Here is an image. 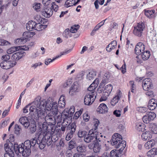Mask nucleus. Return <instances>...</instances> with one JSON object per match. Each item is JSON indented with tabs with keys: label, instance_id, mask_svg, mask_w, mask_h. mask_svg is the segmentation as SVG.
<instances>
[{
	"label": "nucleus",
	"instance_id": "aec40b11",
	"mask_svg": "<svg viewBox=\"0 0 157 157\" xmlns=\"http://www.w3.org/2000/svg\"><path fill=\"white\" fill-rule=\"evenodd\" d=\"M112 89H104L103 91L102 95L100 99V101H106L109 96Z\"/></svg>",
	"mask_w": 157,
	"mask_h": 157
},
{
	"label": "nucleus",
	"instance_id": "c03bdc74",
	"mask_svg": "<svg viewBox=\"0 0 157 157\" xmlns=\"http://www.w3.org/2000/svg\"><path fill=\"white\" fill-rule=\"evenodd\" d=\"M81 82L76 81L74 82L71 87V88H79L81 87Z\"/></svg>",
	"mask_w": 157,
	"mask_h": 157
},
{
	"label": "nucleus",
	"instance_id": "c9c22d12",
	"mask_svg": "<svg viewBox=\"0 0 157 157\" xmlns=\"http://www.w3.org/2000/svg\"><path fill=\"white\" fill-rule=\"evenodd\" d=\"M136 128L139 131L144 132L145 130L144 124L140 122L137 123L136 124Z\"/></svg>",
	"mask_w": 157,
	"mask_h": 157
},
{
	"label": "nucleus",
	"instance_id": "1a4fd4ad",
	"mask_svg": "<svg viewBox=\"0 0 157 157\" xmlns=\"http://www.w3.org/2000/svg\"><path fill=\"white\" fill-rule=\"evenodd\" d=\"M155 117L156 114L152 112H148L143 117V120L145 123L148 124L150 121L153 120Z\"/></svg>",
	"mask_w": 157,
	"mask_h": 157
},
{
	"label": "nucleus",
	"instance_id": "a19ab883",
	"mask_svg": "<svg viewBox=\"0 0 157 157\" xmlns=\"http://www.w3.org/2000/svg\"><path fill=\"white\" fill-rule=\"evenodd\" d=\"M84 75V72L83 71L78 73L76 75L75 78V80L82 82V80L83 78V77Z\"/></svg>",
	"mask_w": 157,
	"mask_h": 157
},
{
	"label": "nucleus",
	"instance_id": "412c9836",
	"mask_svg": "<svg viewBox=\"0 0 157 157\" xmlns=\"http://www.w3.org/2000/svg\"><path fill=\"white\" fill-rule=\"evenodd\" d=\"M19 121L21 124L26 128H27L30 125L29 121L28 120V117H21L19 119Z\"/></svg>",
	"mask_w": 157,
	"mask_h": 157
},
{
	"label": "nucleus",
	"instance_id": "ea45409f",
	"mask_svg": "<svg viewBox=\"0 0 157 157\" xmlns=\"http://www.w3.org/2000/svg\"><path fill=\"white\" fill-rule=\"evenodd\" d=\"M72 82L71 79H68L65 82L63 83L62 85V87L63 88H68L70 87L71 85Z\"/></svg>",
	"mask_w": 157,
	"mask_h": 157
},
{
	"label": "nucleus",
	"instance_id": "4468645a",
	"mask_svg": "<svg viewBox=\"0 0 157 157\" xmlns=\"http://www.w3.org/2000/svg\"><path fill=\"white\" fill-rule=\"evenodd\" d=\"M52 113L49 112L45 117V120L46 123L49 124L55 125V120L54 116L55 114H51Z\"/></svg>",
	"mask_w": 157,
	"mask_h": 157
},
{
	"label": "nucleus",
	"instance_id": "bf43d9fd",
	"mask_svg": "<svg viewBox=\"0 0 157 157\" xmlns=\"http://www.w3.org/2000/svg\"><path fill=\"white\" fill-rule=\"evenodd\" d=\"M86 132L85 131H82V130H79L78 133V136L79 137L82 138L86 135Z\"/></svg>",
	"mask_w": 157,
	"mask_h": 157
},
{
	"label": "nucleus",
	"instance_id": "8fccbe9b",
	"mask_svg": "<svg viewBox=\"0 0 157 157\" xmlns=\"http://www.w3.org/2000/svg\"><path fill=\"white\" fill-rule=\"evenodd\" d=\"M40 3H35L33 4L32 7L34 10L36 12H38L40 10Z\"/></svg>",
	"mask_w": 157,
	"mask_h": 157
},
{
	"label": "nucleus",
	"instance_id": "c85d7f7f",
	"mask_svg": "<svg viewBox=\"0 0 157 157\" xmlns=\"http://www.w3.org/2000/svg\"><path fill=\"white\" fill-rule=\"evenodd\" d=\"M35 24H36L35 21H29L26 25L27 29L29 31H32L33 29H35Z\"/></svg>",
	"mask_w": 157,
	"mask_h": 157
},
{
	"label": "nucleus",
	"instance_id": "2eb2a0df",
	"mask_svg": "<svg viewBox=\"0 0 157 157\" xmlns=\"http://www.w3.org/2000/svg\"><path fill=\"white\" fill-rule=\"evenodd\" d=\"M72 50V49L66 50L64 51L61 53V55L59 56H56V57L52 59L50 58L46 59L45 60L44 63L46 65H48L50 63L52 62L56 59L60 57L61 56L66 55L70 52Z\"/></svg>",
	"mask_w": 157,
	"mask_h": 157
},
{
	"label": "nucleus",
	"instance_id": "3c124183",
	"mask_svg": "<svg viewBox=\"0 0 157 157\" xmlns=\"http://www.w3.org/2000/svg\"><path fill=\"white\" fill-rule=\"evenodd\" d=\"M80 26L78 25H75L72 26L70 30L71 32L72 33H76L79 28Z\"/></svg>",
	"mask_w": 157,
	"mask_h": 157
},
{
	"label": "nucleus",
	"instance_id": "49530a36",
	"mask_svg": "<svg viewBox=\"0 0 157 157\" xmlns=\"http://www.w3.org/2000/svg\"><path fill=\"white\" fill-rule=\"evenodd\" d=\"M77 150L79 152H84L86 151V147L84 145H79L77 147Z\"/></svg>",
	"mask_w": 157,
	"mask_h": 157
},
{
	"label": "nucleus",
	"instance_id": "a878e982",
	"mask_svg": "<svg viewBox=\"0 0 157 157\" xmlns=\"http://www.w3.org/2000/svg\"><path fill=\"white\" fill-rule=\"evenodd\" d=\"M76 125L75 124H72L71 125L69 126L67 128V133L71 134L73 136L75 131Z\"/></svg>",
	"mask_w": 157,
	"mask_h": 157
},
{
	"label": "nucleus",
	"instance_id": "6e6d98bb",
	"mask_svg": "<svg viewBox=\"0 0 157 157\" xmlns=\"http://www.w3.org/2000/svg\"><path fill=\"white\" fill-rule=\"evenodd\" d=\"M94 128L93 129V131H96V130L98 128L99 124V122L97 119H94Z\"/></svg>",
	"mask_w": 157,
	"mask_h": 157
},
{
	"label": "nucleus",
	"instance_id": "79ce46f5",
	"mask_svg": "<svg viewBox=\"0 0 157 157\" xmlns=\"http://www.w3.org/2000/svg\"><path fill=\"white\" fill-rule=\"evenodd\" d=\"M99 79L98 78H96L93 82L90 85L88 88H96L98 86L99 84Z\"/></svg>",
	"mask_w": 157,
	"mask_h": 157
},
{
	"label": "nucleus",
	"instance_id": "423d86ee",
	"mask_svg": "<svg viewBox=\"0 0 157 157\" xmlns=\"http://www.w3.org/2000/svg\"><path fill=\"white\" fill-rule=\"evenodd\" d=\"M41 98L38 97L35 98L34 101L32 103V105L30 106L29 105V111L32 114L35 115L36 112H38L39 109H40V107L39 106Z\"/></svg>",
	"mask_w": 157,
	"mask_h": 157
},
{
	"label": "nucleus",
	"instance_id": "7ed1b4c3",
	"mask_svg": "<svg viewBox=\"0 0 157 157\" xmlns=\"http://www.w3.org/2000/svg\"><path fill=\"white\" fill-rule=\"evenodd\" d=\"M111 144L116 148H120L121 151L124 150L126 146L125 141L123 140L121 135L118 133H114L110 140Z\"/></svg>",
	"mask_w": 157,
	"mask_h": 157
},
{
	"label": "nucleus",
	"instance_id": "864d4df0",
	"mask_svg": "<svg viewBox=\"0 0 157 157\" xmlns=\"http://www.w3.org/2000/svg\"><path fill=\"white\" fill-rule=\"evenodd\" d=\"M157 106V102L156 101L155 103L151 104H148V108L151 110H153L155 109Z\"/></svg>",
	"mask_w": 157,
	"mask_h": 157
},
{
	"label": "nucleus",
	"instance_id": "b1692460",
	"mask_svg": "<svg viewBox=\"0 0 157 157\" xmlns=\"http://www.w3.org/2000/svg\"><path fill=\"white\" fill-rule=\"evenodd\" d=\"M152 137V132L148 131L143 132L141 135L142 139L144 141L149 140Z\"/></svg>",
	"mask_w": 157,
	"mask_h": 157
},
{
	"label": "nucleus",
	"instance_id": "f03ea898",
	"mask_svg": "<svg viewBox=\"0 0 157 157\" xmlns=\"http://www.w3.org/2000/svg\"><path fill=\"white\" fill-rule=\"evenodd\" d=\"M47 126H44V125L43 124L42 128V133L41 132L39 133L37 139L36 137L33 138L36 140V145H38L41 149H43L46 144L49 146L52 144L51 138L52 133L50 132H47Z\"/></svg>",
	"mask_w": 157,
	"mask_h": 157
},
{
	"label": "nucleus",
	"instance_id": "4d7b16f0",
	"mask_svg": "<svg viewBox=\"0 0 157 157\" xmlns=\"http://www.w3.org/2000/svg\"><path fill=\"white\" fill-rule=\"evenodd\" d=\"M146 91L145 93V94L148 97H149L150 98H152L154 96V94L153 92L150 90H148L147 89V90H145Z\"/></svg>",
	"mask_w": 157,
	"mask_h": 157
},
{
	"label": "nucleus",
	"instance_id": "4c0bfd02",
	"mask_svg": "<svg viewBox=\"0 0 157 157\" xmlns=\"http://www.w3.org/2000/svg\"><path fill=\"white\" fill-rule=\"evenodd\" d=\"M149 129L153 133L157 134V125L153 123H151L150 125Z\"/></svg>",
	"mask_w": 157,
	"mask_h": 157
},
{
	"label": "nucleus",
	"instance_id": "5701e85b",
	"mask_svg": "<svg viewBox=\"0 0 157 157\" xmlns=\"http://www.w3.org/2000/svg\"><path fill=\"white\" fill-rule=\"evenodd\" d=\"M25 54V53L24 52H19L13 54L12 58L15 60H18L21 59Z\"/></svg>",
	"mask_w": 157,
	"mask_h": 157
},
{
	"label": "nucleus",
	"instance_id": "cd10ccee",
	"mask_svg": "<svg viewBox=\"0 0 157 157\" xmlns=\"http://www.w3.org/2000/svg\"><path fill=\"white\" fill-rule=\"evenodd\" d=\"M107 107L104 104H100L98 109V112L100 113H103L107 111Z\"/></svg>",
	"mask_w": 157,
	"mask_h": 157
},
{
	"label": "nucleus",
	"instance_id": "f8f14e48",
	"mask_svg": "<svg viewBox=\"0 0 157 157\" xmlns=\"http://www.w3.org/2000/svg\"><path fill=\"white\" fill-rule=\"evenodd\" d=\"M39 106L40 107V109L44 110H46L50 111L52 110V104L50 102L47 101L45 100H40Z\"/></svg>",
	"mask_w": 157,
	"mask_h": 157
},
{
	"label": "nucleus",
	"instance_id": "58836bf2",
	"mask_svg": "<svg viewBox=\"0 0 157 157\" xmlns=\"http://www.w3.org/2000/svg\"><path fill=\"white\" fill-rule=\"evenodd\" d=\"M26 39L27 38L25 37L18 38L15 40L14 43L17 44H21L26 42Z\"/></svg>",
	"mask_w": 157,
	"mask_h": 157
},
{
	"label": "nucleus",
	"instance_id": "e2e57ef3",
	"mask_svg": "<svg viewBox=\"0 0 157 157\" xmlns=\"http://www.w3.org/2000/svg\"><path fill=\"white\" fill-rule=\"evenodd\" d=\"M67 124L64 123V122L63 121V122L62 124V127L60 129H59V131H62L63 133L66 129V127H67Z\"/></svg>",
	"mask_w": 157,
	"mask_h": 157
},
{
	"label": "nucleus",
	"instance_id": "20e7f679",
	"mask_svg": "<svg viewBox=\"0 0 157 157\" xmlns=\"http://www.w3.org/2000/svg\"><path fill=\"white\" fill-rule=\"evenodd\" d=\"M95 89L88 90L89 92L86 95L84 99V103L85 105H90L94 101L97 95Z\"/></svg>",
	"mask_w": 157,
	"mask_h": 157
},
{
	"label": "nucleus",
	"instance_id": "0e129e2a",
	"mask_svg": "<svg viewBox=\"0 0 157 157\" xmlns=\"http://www.w3.org/2000/svg\"><path fill=\"white\" fill-rule=\"evenodd\" d=\"M68 110V112L70 113V115L72 116L75 112V107L72 106L71 107L70 109H66Z\"/></svg>",
	"mask_w": 157,
	"mask_h": 157
},
{
	"label": "nucleus",
	"instance_id": "a211bd4d",
	"mask_svg": "<svg viewBox=\"0 0 157 157\" xmlns=\"http://www.w3.org/2000/svg\"><path fill=\"white\" fill-rule=\"evenodd\" d=\"M94 133L93 129L90 130L88 134L86 135L84 137V141L87 143L91 142L93 139H95V136Z\"/></svg>",
	"mask_w": 157,
	"mask_h": 157
},
{
	"label": "nucleus",
	"instance_id": "f3484780",
	"mask_svg": "<svg viewBox=\"0 0 157 157\" xmlns=\"http://www.w3.org/2000/svg\"><path fill=\"white\" fill-rule=\"evenodd\" d=\"M110 76V73L109 72H107L104 75L100 85L99 88H104L106 83L109 81Z\"/></svg>",
	"mask_w": 157,
	"mask_h": 157
},
{
	"label": "nucleus",
	"instance_id": "393cba45",
	"mask_svg": "<svg viewBox=\"0 0 157 157\" xmlns=\"http://www.w3.org/2000/svg\"><path fill=\"white\" fill-rule=\"evenodd\" d=\"M68 111V110L66 109L63 111L62 113L61 114L63 117V121H66L67 122V119L68 118L70 119L71 118V117L72 116L70 115V113Z\"/></svg>",
	"mask_w": 157,
	"mask_h": 157
},
{
	"label": "nucleus",
	"instance_id": "603ef678",
	"mask_svg": "<svg viewBox=\"0 0 157 157\" xmlns=\"http://www.w3.org/2000/svg\"><path fill=\"white\" fill-rule=\"evenodd\" d=\"M55 124L57 122V124L61 122L63 119V117L61 113H59V114L56 117H55Z\"/></svg>",
	"mask_w": 157,
	"mask_h": 157
},
{
	"label": "nucleus",
	"instance_id": "2f4dec72",
	"mask_svg": "<svg viewBox=\"0 0 157 157\" xmlns=\"http://www.w3.org/2000/svg\"><path fill=\"white\" fill-rule=\"evenodd\" d=\"M155 144V141L151 139L150 140L147 142L145 144L144 147L146 149H148L153 147Z\"/></svg>",
	"mask_w": 157,
	"mask_h": 157
},
{
	"label": "nucleus",
	"instance_id": "f257e3e1",
	"mask_svg": "<svg viewBox=\"0 0 157 157\" xmlns=\"http://www.w3.org/2000/svg\"><path fill=\"white\" fill-rule=\"evenodd\" d=\"M34 139H33L31 140H27L24 143L19 145L17 143L13 142L14 147H12V150L17 155L19 153L22 154V155L25 157L28 156L30 154L31 148L37 145Z\"/></svg>",
	"mask_w": 157,
	"mask_h": 157
},
{
	"label": "nucleus",
	"instance_id": "bb28decb",
	"mask_svg": "<svg viewBox=\"0 0 157 157\" xmlns=\"http://www.w3.org/2000/svg\"><path fill=\"white\" fill-rule=\"evenodd\" d=\"M52 110L49 112L52 113V114H55L56 115L58 114V109L57 104L56 102H54L52 104Z\"/></svg>",
	"mask_w": 157,
	"mask_h": 157
},
{
	"label": "nucleus",
	"instance_id": "052dcab7",
	"mask_svg": "<svg viewBox=\"0 0 157 157\" xmlns=\"http://www.w3.org/2000/svg\"><path fill=\"white\" fill-rule=\"evenodd\" d=\"M10 43L4 39H0V45H7L10 44Z\"/></svg>",
	"mask_w": 157,
	"mask_h": 157
},
{
	"label": "nucleus",
	"instance_id": "37998d69",
	"mask_svg": "<svg viewBox=\"0 0 157 157\" xmlns=\"http://www.w3.org/2000/svg\"><path fill=\"white\" fill-rule=\"evenodd\" d=\"M59 136L58 134L56 132H54L52 134L51 138L52 142H55L57 141L59 139Z\"/></svg>",
	"mask_w": 157,
	"mask_h": 157
},
{
	"label": "nucleus",
	"instance_id": "de8ad7c7",
	"mask_svg": "<svg viewBox=\"0 0 157 157\" xmlns=\"http://www.w3.org/2000/svg\"><path fill=\"white\" fill-rule=\"evenodd\" d=\"M71 32L68 29H66L63 33V36L66 38H67L68 37H71Z\"/></svg>",
	"mask_w": 157,
	"mask_h": 157
},
{
	"label": "nucleus",
	"instance_id": "4be33fe9",
	"mask_svg": "<svg viewBox=\"0 0 157 157\" xmlns=\"http://www.w3.org/2000/svg\"><path fill=\"white\" fill-rule=\"evenodd\" d=\"M153 86V84L151 81V79L149 78H145L142 82V86L143 88H149V87Z\"/></svg>",
	"mask_w": 157,
	"mask_h": 157
},
{
	"label": "nucleus",
	"instance_id": "774afa93",
	"mask_svg": "<svg viewBox=\"0 0 157 157\" xmlns=\"http://www.w3.org/2000/svg\"><path fill=\"white\" fill-rule=\"evenodd\" d=\"M121 110H116L113 111V114L117 117H119L121 116Z\"/></svg>",
	"mask_w": 157,
	"mask_h": 157
},
{
	"label": "nucleus",
	"instance_id": "6e6552de",
	"mask_svg": "<svg viewBox=\"0 0 157 157\" xmlns=\"http://www.w3.org/2000/svg\"><path fill=\"white\" fill-rule=\"evenodd\" d=\"M88 147L90 149H93L94 152L96 153H99L102 148L101 143L98 141H95L93 144H90Z\"/></svg>",
	"mask_w": 157,
	"mask_h": 157
},
{
	"label": "nucleus",
	"instance_id": "0eeeda50",
	"mask_svg": "<svg viewBox=\"0 0 157 157\" xmlns=\"http://www.w3.org/2000/svg\"><path fill=\"white\" fill-rule=\"evenodd\" d=\"M144 28V24L142 22H139L137 24L136 26H134L133 33L136 36L141 37Z\"/></svg>",
	"mask_w": 157,
	"mask_h": 157
},
{
	"label": "nucleus",
	"instance_id": "09e8293b",
	"mask_svg": "<svg viewBox=\"0 0 157 157\" xmlns=\"http://www.w3.org/2000/svg\"><path fill=\"white\" fill-rule=\"evenodd\" d=\"M119 98V97L115 96L112 98L110 102L112 106L115 105L120 100Z\"/></svg>",
	"mask_w": 157,
	"mask_h": 157
},
{
	"label": "nucleus",
	"instance_id": "338daca9",
	"mask_svg": "<svg viewBox=\"0 0 157 157\" xmlns=\"http://www.w3.org/2000/svg\"><path fill=\"white\" fill-rule=\"evenodd\" d=\"M31 35L33 36L35 35V33L34 32H24L23 34V36H26L27 38H29V37L31 36Z\"/></svg>",
	"mask_w": 157,
	"mask_h": 157
},
{
	"label": "nucleus",
	"instance_id": "680f3d73",
	"mask_svg": "<svg viewBox=\"0 0 157 157\" xmlns=\"http://www.w3.org/2000/svg\"><path fill=\"white\" fill-rule=\"evenodd\" d=\"M35 29L38 31H40L43 29L42 26H41V25H42V24H40L39 23H36V24H35Z\"/></svg>",
	"mask_w": 157,
	"mask_h": 157
},
{
	"label": "nucleus",
	"instance_id": "6ab92c4d",
	"mask_svg": "<svg viewBox=\"0 0 157 157\" xmlns=\"http://www.w3.org/2000/svg\"><path fill=\"white\" fill-rule=\"evenodd\" d=\"M94 133L95 134V139L96 140V141H98L101 143V142H104L106 140L105 136L101 133L98 132L96 131H94Z\"/></svg>",
	"mask_w": 157,
	"mask_h": 157
},
{
	"label": "nucleus",
	"instance_id": "ddd939ff",
	"mask_svg": "<svg viewBox=\"0 0 157 157\" xmlns=\"http://www.w3.org/2000/svg\"><path fill=\"white\" fill-rule=\"evenodd\" d=\"M145 46L141 42L138 43L136 45L135 49V52L136 55H140L141 53L144 51Z\"/></svg>",
	"mask_w": 157,
	"mask_h": 157
},
{
	"label": "nucleus",
	"instance_id": "9b49d317",
	"mask_svg": "<svg viewBox=\"0 0 157 157\" xmlns=\"http://www.w3.org/2000/svg\"><path fill=\"white\" fill-rule=\"evenodd\" d=\"M29 49V47L26 46L13 47L8 49L7 51V52L8 54H10L17 51L22 50L26 51Z\"/></svg>",
	"mask_w": 157,
	"mask_h": 157
},
{
	"label": "nucleus",
	"instance_id": "a18cd8bd",
	"mask_svg": "<svg viewBox=\"0 0 157 157\" xmlns=\"http://www.w3.org/2000/svg\"><path fill=\"white\" fill-rule=\"evenodd\" d=\"M155 12L154 10H144L145 15L148 17H152V15H153Z\"/></svg>",
	"mask_w": 157,
	"mask_h": 157
},
{
	"label": "nucleus",
	"instance_id": "9d476101",
	"mask_svg": "<svg viewBox=\"0 0 157 157\" xmlns=\"http://www.w3.org/2000/svg\"><path fill=\"white\" fill-rule=\"evenodd\" d=\"M16 63L17 62L14 61H3L0 63V66L4 69H7L14 67Z\"/></svg>",
	"mask_w": 157,
	"mask_h": 157
},
{
	"label": "nucleus",
	"instance_id": "69168bd1",
	"mask_svg": "<svg viewBox=\"0 0 157 157\" xmlns=\"http://www.w3.org/2000/svg\"><path fill=\"white\" fill-rule=\"evenodd\" d=\"M30 131L32 133H34L36 130V125L33 124L30 125Z\"/></svg>",
	"mask_w": 157,
	"mask_h": 157
},
{
	"label": "nucleus",
	"instance_id": "7c9ffc66",
	"mask_svg": "<svg viewBox=\"0 0 157 157\" xmlns=\"http://www.w3.org/2000/svg\"><path fill=\"white\" fill-rule=\"evenodd\" d=\"M65 97L63 95H61L58 101V106L59 107L63 108L65 107Z\"/></svg>",
	"mask_w": 157,
	"mask_h": 157
},
{
	"label": "nucleus",
	"instance_id": "e433bc0d",
	"mask_svg": "<svg viewBox=\"0 0 157 157\" xmlns=\"http://www.w3.org/2000/svg\"><path fill=\"white\" fill-rule=\"evenodd\" d=\"M109 155L110 157H120L121 155L119 151L116 150H112Z\"/></svg>",
	"mask_w": 157,
	"mask_h": 157
},
{
	"label": "nucleus",
	"instance_id": "dca6fc26",
	"mask_svg": "<svg viewBox=\"0 0 157 157\" xmlns=\"http://www.w3.org/2000/svg\"><path fill=\"white\" fill-rule=\"evenodd\" d=\"M9 145L7 144H5L4 145L5 150L6 153L5 154L4 157H14V150H12V147L11 148H8Z\"/></svg>",
	"mask_w": 157,
	"mask_h": 157
},
{
	"label": "nucleus",
	"instance_id": "39448f33",
	"mask_svg": "<svg viewBox=\"0 0 157 157\" xmlns=\"http://www.w3.org/2000/svg\"><path fill=\"white\" fill-rule=\"evenodd\" d=\"M59 5L56 4L55 2H53L51 8L47 7L43 10L42 14L43 16L46 17H49L53 14L52 10L55 12L58 10Z\"/></svg>",
	"mask_w": 157,
	"mask_h": 157
},
{
	"label": "nucleus",
	"instance_id": "5fc2aeb1",
	"mask_svg": "<svg viewBox=\"0 0 157 157\" xmlns=\"http://www.w3.org/2000/svg\"><path fill=\"white\" fill-rule=\"evenodd\" d=\"M73 0H67L65 4L66 6L68 7L74 5V3L73 2Z\"/></svg>",
	"mask_w": 157,
	"mask_h": 157
},
{
	"label": "nucleus",
	"instance_id": "13d9d810",
	"mask_svg": "<svg viewBox=\"0 0 157 157\" xmlns=\"http://www.w3.org/2000/svg\"><path fill=\"white\" fill-rule=\"evenodd\" d=\"M137 110L141 113H144L147 111V108L145 107H140L138 108Z\"/></svg>",
	"mask_w": 157,
	"mask_h": 157
},
{
	"label": "nucleus",
	"instance_id": "72a5a7b5",
	"mask_svg": "<svg viewBox=\"0 0 157 157\" xmlns=\"http://www.w3.org/2000/svg\"><path fill=\"white\" fill-rule=\"evenodd\" d=\"M96 75V72L93 70H91L89 71L86 75V79L88 80H90L94 79Z\"/></svg>",
	"mask_w": 157,
	"mask_h": 157
},
{
	"label": "nucleus",
	"instance_id": "473e14b6",
	"mask_svg": "<svg viewBox=\"0 0 157 157\" xmlns=\"http://www.w3.org/2000/svg\"><path fill=\"white\" fill-rule=\"evenodd\" d=\"M147 154L148 157H153L155 155H157V148H152L147 152Z\"/></svg>",
	"mask_w": 157,
	"mask_h": 157
},
{
	"label": "nucleus",
	"instance_id": "f704fd0d",
	"mask_svg": "<svg viewBox=\"0 0 157 157\" xmlns=\"http://www.w3.org/2000/svg\"><path fill=\"white\" fill-rule=\"evenodd\" d=\"M35 116L41 119H44L45 117V113L43 109H40L38 112H36Z\"/></svg>",
	"mask_w": 157,
	"mask_h": 157
},
{
	"label": "nucleus",
	"instance_id": "c756f323",
	"mask_svg": "<svg viewBox=\"0 0 157 157\" xmlns=\"http://www.w3.org/2000/svg\"><path fill=\"white\" fill-rule=\"evenodd\" d=\"M141 55L140 56L144 60L148 59L150 56V52L148 50L144 51L141 53Z\"/></svg>",
	"mask_w": 157,
	"mask_h": 157
}]
</instances>
